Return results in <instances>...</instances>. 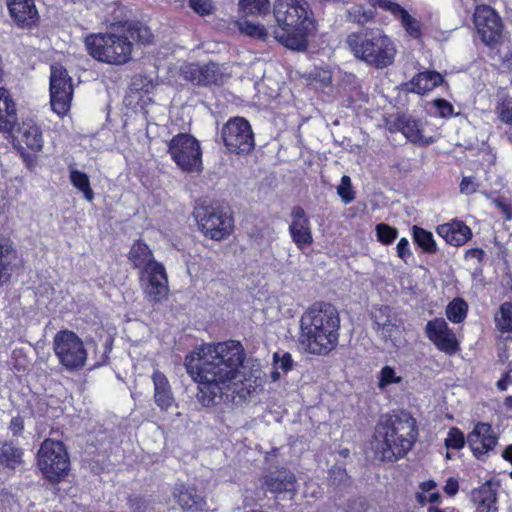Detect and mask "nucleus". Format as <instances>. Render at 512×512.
Here are the masks:
<instances>
[{
    "label": "nucleus",
    "mask_w": 512,
    "mask_h": 512,
    "mask_svg": "<svg viewBox=\"0 0 512 512\" xmlns=\"http://www.w3.org/2000/svg\"><path fill=\"white\" fill-rule=\"evenodd\" d=\"M244 350L240 342L203 344L186 359L187 373L199 384L198 400L206 407L220 403L238 404L251 393V378H260L255 370L247 377Z\"/></svg>",
    "instance_id": "f257e3e1"
},
{
    "label": "nucleus",
    "mask_w": 512,
    "mask_h": 512,
    "mask_svg": "<svg viewBox=\"0 0 512 512\" xmlns=\"http://www.w3.org/2000/svg\"><path fill=\"white\" fill-rule=\"evenodd\" d=\"M340 316L337 308L326 302H315L300 318L299 343L309 353L326 355L338 343Z\"/></svg>",
    "instance_id": "f03ea898"
},
{
    "label": "nucleus",
    "mask_w": 512,
    "mask_h": 512,
    "mask_svg": "<svg viewBox=\"0 0 512 512\" xmlns=\"http://www.w3.org/2000/svg\"><path fill=\"white\" fill-rule=\"evenodd\" d=\"M273 16L276 24L269 27L275 40L285 47L304 51L307 36L315 29V21L306 0H275Z\"/></svg>",
    "instance_id": "7ed1b4c3"
},
{
    "label": "nucleus",
    "mask_w": 512,
    "mask_h": 512,
    "mask_svg": "<svg viewBox=\"0 0 512 512\" xmlns=\"http://www.w3.org/2000/svg\"><path fill=\"white\" fill-rule=\"evenodd\" d=\"M152 33L149 27L130 23L116 32L92 34L85 39L88 53L96 60L112 65H122L131 59L133 43H149Z\"/></svg>",
    "instance_id": "20e7f679"
},
{
    "label": "nucleus",
    "mask_w": 512,
    "mask_h": 512,
    "mask_svg": "<svg viewBox=\"0 0 512 512\" xmlns=\"http://www.w3.org/2000/svg\"><path fill=\"white\" fill-rule=\"evenodd\" d=\"M416 438L415 419L402 411L385 416L377 424L372 449L379 460L393 462L408 453Z\"/></svg>",
    "instance_id": "39448f33"
},
{
    "label": "nucleus",
    "mask_w": 512,
    "mask_h": 512,
    "mask_svg": "<svg viewBox=\"0 0 512 512\" xmlns=\"http://www.w3.org/2000/svg\"><path fill=\"white\" fill-rule=\"evenodd\" d=\"M346 43L353 55L376 68H385L394 62L396 47L379 29H365L348 35Z\"/></svg>",
    "instance_id": "423d86ee"
},
{
    "label": "nucleus",
    "mask_w": 512,
    "mask_h": 512,
    "mask_svg": "<svg viewBox=\"0 0 512 512\" xmlns=\"http://www.w3.org/2000/svg\"><path fill=\"white\" fill-rule=\"evenodd\" d=\"M37 466L50 483L62 481L70 470V459L61 441L45 439L37 453Z\"/></svg>",
    "instance_id": "0eeeda50"
},
{
    "label": "nucleus",
    "mask_w": 512,
    "mask_h": 512,
    "mask_svg": "<svg viewBox=\"0 0 512 512\" xmlns=\"http://www.w3.org/2000/svg\"><path fill=\"white\" fill-rule=\"evenodd\" d=\"M53 350L59 363L68 371H77L86 365L87 350L82 339L73 331L57 332L53 339Z\"/></svg>",
    "instance_id": "6e6552de"
},
{
    "label": "nucleus",
    "mask_w": 512,
    "mask_h": 512,
    "mask_svg": "<svg viewBox=\"0 0 512 512\" xmlns=\"http://www.w3.org/2000/svg\"><path fill=\"white\" fill-rule=\"evenodd\" d=\"M194 217L207 238L221 241L232 233V217L219 206L199 205L194 209Z\"/></svg>",
    "instance_id": "1a4fd4ad"
},
{
    "label": "nucleus",
    "mask_w": 512,
    "mask_h": 512,
    "mask_svg": "<svg viewBox=\"0 0 512 512\" xmlns=\"http://www.w3.org/2000/svg\"><path fill=\"white\" fill-rule=\"evenodd\" d=\"M168 152L183 171L199 173L202 170V151L196 138L189 134L180 133L174 136L168 144Z\"/></svg>",
    "instance_id": "9d476101"
},
{
    "label": "nucleus",
    "mask_w": 512,
    "mask_h": 512,
    "mask_svg": "<svg viewBox=\"0 0 512 512\" xmlns=\"http://www.w3.org/2000/svg\"><path fill=\"white\" fill-rule=\"evenodd\" d=\"M221 138L227 149L236 154H248L255 146L251 125L242 117L229 119L221 129Z\"/></svg>",
    "instance_id": "9b49d317"
},
{
    "label": "nucleus",
    "mask_w": 512,
    "mask_h": 512,
    "mask_svg": "<svg viewBox=\"0 0 512 512\" xmlns=\"http://www.w3.org/2000/svg\"><path fill=\"white\" fill-rule=\"evenodd\" d=\"M73 97L72 80L65 68L58 64L51 66L50 103L53 111L64 116L70 109Z\"/></svg>",
    "instance_id": "f8f14e48"
},
{
    "label": "nucleus",
    "mask_w": 512,
    "mask_h": 512,
    "mask_svg": "<svg viewBox=\"0 0 512 512\" xmlns=\"http://www.w3.org/2000/svg\"><path fill=\"white\" fill-rule=\"evenodd\" d=\"M477 35L487 46H494L502 38L503 25L497 12L488 5H477L473 15Z\"/></svg>",
    "instance_id": "ddd939ff"
},
{
    "label": "nucleus",
    "mask_w": 512,
    "mask_h": 512,
    "mask_svg": "<svg viewBox=\"0 0 512 512\" xmlns=\"http://www.w3.org/2000/svg\"><path fill=\"white\" fill-rule=\"evenodd\" d=\"M427 338L442 352L453 354L458 350L455 334L449 329L443 318L429 321L425 326Z\"/></svg>",
    "instance_id": "4468645a"
},
{
    "label": "nucleus",
    "mask_w": 512,
    "mask_h": 512,
    "mask_svg": "<svg viewBox=\"0 0 512 512\" xmlns=\"http://www.w3.org/2000/svg\"><path fill=\"white\" fill-rule=\"evenodd\" d=\"M144 292L152 302H160L168 294V279L162 264H150L145 272Z\"/></svg>",
    "instance_id": "2eb2a0df"
},
{
    "label": "nucleus",
    "mask_w": 512,
    "mask_h": 512,
    "mask_svg": "<svg viewBox=\"0 0 512 512\" xmlns=\"http://www.w3.org/2000/svg\"><path fill=\"white\" fill-rule=\"evenodd\" d=\"M468 445L477 458H481L497 444V437L490 424L478 423L467 437Z\"/></svg>",
    "instance_id": "dca6fc26"
},
{
    "label": "nucleus",
    "mask_w": 512,
    "mask_h": 512,
    "mask_svg": "<svg viewBox=\"0 0 512 512\" xmlns=\"http://www.w3.org/2000/svg\"><path fill=\"white\" fill-rule=\"evenodd\" d=\"M289 231L299 249H304L313 243L310 221L302 207L297 206L292 209Z\"/></svg>",
    "instance_id": "f3484780"
},
{
    "label": "nucleus",
    "mask_w": 512,
    "mask_h": 512,
    "mask_svg": "<svg viewBox=\"0 0 512 512\" xmlns=\"http://www.w3.org/2000/svg\"><path fill=\"white\" fill-rule=\"evenodd\" d=\"M262 488L275 494L288 493L292 500L296 493V477L288 470L270 472L260 479Z\"/></svg>",
    "instance_id": "a211bd4d"
},
{
    "label": "nucleus",
    "mask_w": 512,
    "mask_h": 512,
    "mask_svg": "<svg viewBox=\"0 0 512 512\" xmlns=\"http://www.w3.org/2000/svg\"><path fill=\"white\" fill-rule=\"evenodd\" d=\"M151 379L154 386L153 399L156 406L162 412H169L177 408L172 387L166 375L159 370H155L151 376Z\"/></svg>",
    "instance_id": "6ab92c4d"
},
{
    "label": "nucleus",
    "mask_w": 512,
    "mask_h": 512,
    "mask_svg": "<svg viewBox=\"0 0 512 512\" xmlns=\"http://www.w3.org/2000/svg\"><path fill=\"white\" fill-rule=\"evenodd\" d=\"M368 3L374 9L379 8L390 11L395 17L401 18L403 26L412 37L417 38L420 36V22L397 3L390 0H368Z\"/></svg>",
    "instance_id": "aec40b11"
},
{
    "label": "nucleus",
    "mask_w": 512,
    "mask_h": 512,
    "mask_svg": "<svg viewBox=\"0 0 512 512\" xmlns=\"http://www.w3.org/2000/svg\"><path fill=\"white\" fill-rule=\"evenodd\" d=\"M10 16L23 28H30L36 23L38 12L33 0H7Z\"/></svg>",
    "instance_id": "412c9836"
},
{
    "label": "nucleus",
    "mask_w": 512,
    "mask_h": 512,
    "mask_svg": "<svg viewBox=\"0 0 512 512\" xmlns=\"http://www.w3.org/2000/svg\"><path fill=\"white\" fill-rule=\"evenodd\" d=\"M437 233L448 244L461 246L472 236L471 229L461 221H452L437 227Z\"/></svg>",
    "instance_id": "4be33fe9"
},
{
    "label": "nucleus",
    "mask_w": 512,
    "mask_h": 512,
    "mask_svg": "<svg viewBox=\"0 0 512 512\" xmlns=\"http://www.w3.org/2000/svg\"><path fill=\"white\" fill-rule=\"evenodd\" d=\"M16 257L14 242L9 237L0 235V284L9 281Z\"/></svg>",
    "instance_id": "5701e85b"
},
{
    "label": "nucleus",
    "mask_w": 512,
    "mask_h": 512,
    "mask_svg": "<svg viewBox=\"0 0 512 512\" xmlns=\"http://www.w3.org/2000/svg\"><path fill=\"white\" fill-rule=\"evenodd\" d=\"M472 500L478 512H496V490L491 482H486L472 492Z\"/></svg>",
    "instance_id": "b1692460"
},
{
    "label": "nucleus",
    "mask_w": 512,
    "mask_h": 512,
    "mask_svg": "<svg viewBox=\"0 0 512 512\" xmlns=\"http://www.w3.org/2000/svg\"><path fill=\"white\" fill-rule=\"evenodd\" d=\"M16 108L8 91L0 88V131L10 132L16 124Z\"/></svg>",
    "instance_id": "393cba45"
},
{
    "label": "nucleus",
    "mask_w": 512,
    "mask_h": 512,
    "mask_svg": "<svg viewBox=\"0 0 512 512\" xmlns=\"http://www.w3.org/2000/svg\"><path fill=\"white\" fill-rule=\"evenodd\" d=\"M443 82V77L436 71H425L417 74L407 84L410 90L417 94H424L433 90Z\"/></svg>",
    "instance_id": "a878e982"
},
{
    "label": "nucleus",
    "mask_w": 512,
    "mask_h": 512,
    "mask_svg": "<svg viewBox=\"0 0 512 512\" xmlns=\"http://www.w3.org/2000/svg\"><path fill=\"white\" fill-rule=\"evenodd\" d=\"M173 495L183 510L198 511L201 510L205 504L202 496L196 493L192 488L184 486L177 487Z\"/></svg>",
    "instance_id": "bb28decb"
},
{
    "label": "nucleus",
    "mask_w": 512,
    "mask_h": 512,
    "mask_svg": "<svg viewBox=\"0 0 512 512\" xmlns=\"http://www.w3.org/2000/svg\"><path fill=\"white\" fill-rule=\"evenodd\" d=\"M404 332V323L401 320L386 328L377 336L384 342L386 347L400 349L407 343Z\"/></svg>",
    "instance_id": "cd10ccee"
},
{
    "label": "nucleus",
    "mask_w": 512,
    "mask_h": 512,
    "mask_svg": "<svg viewBox=\"0 0 512 512\" xmlns=\"http://www.w3.org/2000/svg\"><path fill=\"white\" fill-rule=\"evenodd\" d=\"M373 329L379 334L386 328L390 327L402 319L389 306H380L374 308L372 312Z\"/></svg>",
    "instance_id": "c85d7f7f"
},
{
    "label": "nucleus",
    "mask_w": 512,
    "mask_h": 512,
    "mask_svg": "<svg viewBox=\"0 0 512 512\" xmlns=\"http://www.w3.org/2000/svg\"><path fill=\"white\" fill-rule=\"evenodd\" d=\"M129 260L137 268H144L145 272L150 267V264H159L153 260V255L149 247L141 241H137L131 247L129 252Z\"/></svg>",
    "instance_id": "c756f323"
},
{
    "label": "nucleus",
    "mask_w": 512,
    "mask_h": 512,
    "mask_svg": "<svg viewBox=\"0 0 512 512\" xmlns=\"http://www.w3.org/2000/svg\"><path fill=\"white\" fill-rule=\"evenodd\" d=\"M23 451L11 442H4L0 447V465L15 469L23 463Z\"/></svg>",
    "instance_id": "7c9ffc66"
},
{
    "label": "nucleus",
    "mask_w": 512,
    "mask_h": 512,
    "mask_svg": "<svg viewBox=\"0 0 512 512\" xmlns=\"http://www.w3.org/2000/svg\"><path fill=\"white\" fill-rule=\"evenodd\" d=\"M224 81V75L220 72L219 67L214 63L205 65L198 64V85H219Z\"/></svg>",
    "instance_id": "2f4dec72"
},
{
    "label": "nucleus",
    "mask_w": 512,
    "mask_h": 512,
    "mask_svg": "<svg viewBox=\"0 0 512 512\" xmlns=\"http://www.w3.org/2000/svg\"><path fill=\"white\" fill-rule=\"evenodd\" d=\"M21 140L33 151H40L43 147L40 128L31 123H23L21 127Z\"/></svg>",
    "instance_id": "473e14b6"
},
{
    "label": "nucleus",
    "mask_w": 512,
    "mask_h": 512,
    "mask_svg": "<svg viewBox=\"0 0 512 512\" xmlns=\"http://www.w3.org/2000/svg\"><path fill=\"white\" fill-rule=\"evenodd\" d=\"M239 11L246 16H265L271 10L270 0H239Z\"/></svg>",
    "instance_id": "72a5a7b5"
},
{
    "label": "nucleus",
    "mask_w": 512,
    "mask_h": 512,
    "mask_svg": "<svg viewBox=\"0 0 512 512\" xmlns=\"http://www.w3.org/2000/svg\"><path fill=\"white\" fill-rule=\"evenodd\" d=\"M70 182L71 184L81 191L84 195V198L87 201H92L94 198V192L90 186V180L86 173L81 172L77 169H70Z\"/></svg>",
    "instance_id": "f704fd0d"
},
{
    "label": "nucleus",
    "mask_w": 512,
    "mask_h": 512,
    "mask_svg": "<svg viewBox=\"0 0 512 512\" xmlns=\"http://www.w3.org/2000/svg\"><path fill=\"white\" fill-rule=\"evenodd\" d=\"M414 241L427 253L434 254L437 251V246L431 232L414 226L413 228Z\"/></svg>",
    "instance_id": "c9c22d12"
},
{
    "label": "nucleus",
    "mask_w": 512,
    "mask_h": 512,
    "mask_svg": "<svg viewBox=\"0 0 512 512\" xmlns=\"http://www.w3.org/2000/svg\"><path fill=\"white\" fill-rule=\"evenodd\" d=\"M401 131L403 135L413 143L425 142L420 124L414 119H406L402 122Z\"/></svg>",
    "instance_id": "e433bc0d"
},
{
    "label": "nucleus",
    "mask_w": 512,
    "mask_h": 512,
    "mask_svg": "<svg viewBox=\"0 0 512 512\" xmlns=\"http://www.w3.org/2000/svg\"><path fill=\"white\" fill-rule=\"evenodd\" d=\"M467 308L465 301L455 299L446 308L447 318L454 323H460L466 316Z\"/></svg>",
    "instance_id": "4c0bfd02"
},
{
    "label": "nucleus",
    "mask_w": 512,
    "mask_h": 512,
    "mask_svg": "<svg viewBox=\"0 0 512 512\" xmlns=\"http://www.w3.org/2000/svg\"><path fill=\"white\" fill-rule=\"evenodd\" d=\"M495 321L502 332L512 331V303L506 302L501 305Z\"/></svg>",
    "instance_id": "58836bf2"
},
{
    "label": "nucleus",
    "mask_w": 512,
    "mask_h": 512,
    "mask_svg": "<svg viewBox=\"0 0 512 512\" xmlns=\"http://www.w3.org/2000/svg\"><path fill=\"white\" fill-rule=\"evenodd\" d=\"M238 28L241 33L256 37L258 39L265 40L268 34H271V30H267L263 25L254 24L249 21L238 22Z\"/></svg>",
    "instance_id": "ea45409f"
},
{
    "label": "nucleus",
    "mask_w": 512,
    "mask_h": 512,
    "mask_svg": "<svg viewBox=\"0 0 512 512\" xmlns=\"http://www.w3.org/2000/svg\"><path fill=\"white\" fill-rule=\"evenodd\" d=\"M378 380V387L383 389L388 385L400 383L402 378L396 374L394 368L385 366L379 372Z\"/></svg>",
    "instance_id": "a19ab883"
},
{
    "label": "nucleus",
    "mask_w": 512,
    "mask_h": 512,
    "mask_svg": "<svg viewBox=\"0 0 512 512\" xmlns=\"http://www.w3.org/2000/svg\"><path fill=\"white\" fill-rule=\"evenodd\" d=\"M349 17L353 22L363 25L374 18V11L372 9H365L362 6H353L349 10Z\"/></svg>",
    "instance_id": "79ce46f5"
},
{
    "label": "nucleus",
    "mask_w": 512,
    "mask_h": 512,
    "mask_svg": "<svg viewBox=\"0 0 512 512\" xmlns=\"http://www.w3.org/2000/svg\"><path fill=\"white\" fill-rule=\"evenodd\" d=\"M495 112L502 123L512 128V100L502 99L496 105Z\"/></svg>",
    "instance_id": "37998d69"
},
{
    "label": "nucleus",
    "mask_w": 512,
    "mask_h": 512,
    "mask_svg": "<svg viewBox=\"0 0 512 512\" xmlns=\"http://www.w3.org/2000/svg\"><path fill=\"white\" fill-rule=\"evenodd\" d=\"M337 194L345 204H349L355 198V193L352 190L351 178L344 175L341 178V182L337 187Z\"/></svg>",
    "instance_id": "c03bdc74"
},
{
    "label": "nucleus",
    "mask_w": 512,
    "mask_h": 512,
    "mask_svg": "<svg viewBox=\"0 0 512 512\" xmlns=\"http://www.w3.org/2000/svg\"><path fill=\"white\" fill-rule=\"evenodd\" d=\"M376 233L378 240L383 244H390L397 237V230L384 223L376 226Z\"/></svg>",
    "instance_id": "a18cd8bd"
},
{
    "label": "nucleus",
    "mask_w": 512,
    "mask_h": 512,
    "mask_svg": "<svg viewBox=\"0 0 512 512\" xmlns=\"http://www.w3.org/2000/svg\"><path fill=\"white\" fill-rule=\"evenodd\" d=\"M465 444L464 434L458 428H451L445 439V445L448 449H460Z\"/></svg>",
    "instance_id": "49530a36"
},
{
    "label": "nucleus",
    "mask_w": 512,
    "mask_h": 512,
    "mask_svg": "<svg viewBox=\"0 0 512 512\" xmlns=\"http://www.w3.org/2000/svg\"><path fill=\"white\" fill-rule=\"evenodd\" d=\"M348 480V475L345 469L334 466L329 471L328 481L333 486H340L345 484Z\"/></svg>",
    "instance_id": "de8ad7c7"
},
{
    "label": "nucleus",
    "mask_w": 512,
    "mask_h": 512,
    "mask_svg": "<svg viewBox=\"0 0 512 512\" xmlns=\"http://www.w3.org/2000/svg\"><path fill=\"white\" fill-rule=\"evenodd\" d=\"M189 6L201 16L209 15L214 10L211 0H190Z\"/></svg>",
    "instance_id": "09e8293b"
},
{
    "label": "nucleus",
    "mask_w": 512,
    "mask_h": 512,
    "mask_svg": "<svg viewBox=\"0 0 512 512\" xmlns=\"http://www.w3.org/2000/svg\"><path fill=\"white\" fill-rule=\"evenodd\" d=\"M180 75L184 80L198 85V64L189 63L181 66Z\"/></svg>",
    "instance_id": "8fccbe9b"
},
{
    "label": "nucleus",
    "mask_w": 512,
    "mask_h": 512,
    "mask_svg": "<svg viewBox=\"0 0 512 512\" xmlns=\"http://www.w3.org/2000/svg\"><path fill=\"white\" fill-rule=\"evenodd\" d=\"M292 357L289 353H284L282 356H280L278 353L274 354V364L277 369H282L283 371L287 372L292 367Z\"/></svg>",
    "instance_id": "3c124183"
},
{
    "label": "nucleus",
    "mask_w": 512,
    "mask_h": 512,
    "mask_svg": "<svg viewBox=\"0 0 512 512\" xmlns=\"http://www.w3.org/2000/svg\"><path fill=\"white\" fill-rule=\"evenodd\" d=\"M477 186L472 177H463L460 183V192L464 195H471L476 192Z\"/></svg>",
    "instance_id": "603ef678"
},
{
    "label": "nucleus",
    "mask_w": 512,
    "mask_h": 512,
    "mask_svg": "<svg viewBox=\"0 0 512 512\" xmlns=\"http://www.w3.org/2000/svg\"><path fill=\"white\" fill-rule=\"evenodd\" d=\"M434 104L440 116L448 117L453 114V106L446 100L438 99L435 100Z\"/></svg>",
    "instance_id": "864d4df0"
},
{
    "label": "nucleus",
    "mask_w": 512,
    "mask_h": 512,
    "mask_svg": "<svg viewBox=\"0 0 512 512\" xmlns=\"http://www.w3.org/2000/svg\"><path fill=\"white\" fill-rule=\"evenodd\" d=\"M313 76L314 79L323 86L329 85L332 79L331 71L326 69H317Z\"/></svg>",
    "instance_id": "5fc2aeb1"
},
{
    "label": "nucleus",
    "mask_w": 512,
    "mask_h": 512,
    "mask_svg": "<svg viewBox=\"0 0 512 512\" xmlns=\"http://www.w3.org/2000/svg\"><path fill=\"white\" fill-rule=\"evenodd\" d=\"M24 429V421L21 417H14L11 419L9 424V430L13 436H19Z\"/></svg>",
    "instance_id": "6e6d98bb"
},
{
    "label": "nucleus",
    "mask_w": 512,
    "mask_h": 512,
    "mask_svg": "<svg viewBox=\"0 0 512 512\" xmlns=\"http://www.w3.org/2000/svg\"><path fill=\"white\" fill-rule=\"evenodd\" d=\"M408 246L409 242L406 238H401L397 244V254L404 261H406V257L411 255Z\"/></svg>",
    "instance_id": "4d7b16f0"
},
{
    "label": "nucleus",
    "mask_w": 512,
    "mask_h": 512,
    "mask_svg": "<svg viewBox=\"0 0 512 512\" xmlns=\"http://www.w3.org/2000/svg\"><path fill=\"white\" fill-rule=\"evenodd\" d=\"M495 206L502 212L507 220H512V205L502 202L501 200H494Z\"/></svg>",
    "instance_id": "13d9d810"
},
{
    "label": "nucleus",
    "mask_w": 512,
    "mask_h": 512,
    "mask_svg": "<svg viewBox=\"0 0 512 512\" xmlns=\"http://www.w3.org/2000/svg\"><path fill=\"white\" fill-rule=\"evenodd\" d=\"M458 483L457 481H455L454 479H449L447 482H446V485L444 487V491L448 494V495H455L458 491Z\"/></svg>",
    "instance_id": "bf43d9fd"
},
{
    "label": "nucleus",
    "mask_w": 512,
    "mask_h": 512,
    "mask_svg": "<svg viewBox=\"0 0 512 512\" xmlns=\"http://www.w3.org/2000/svg\"><path fill=\"white\" fill-rule=\"evenodd\" d=\"M306 490L307 492L304 493L305 497H317L319 493V487L314 483H306Z\"/></svg>",
    "instance_id": "052dcab7"
},
{
    "label": "nucleus",
    "mask_w": 512,
    "mask_h": 512,
    "mask_svg": "<svg viewBox=\"0 0 512 512\" xmlns=\"http://www.w3.org/2000/svg\"><path fill=\"white\" fill-rule=\"evenodd\" d=\"M512 383V378L509 374H506L502 379L497 382V387L504 391L507 389V386Z\"/></svg>",
    "instance_id": "680f3d73"
},
{
    "label": "nucleus",
    "mask_w": 512,
    "mask_h": 512,
    "mask_svg": "<svg viewBox=\"0 0 512 512\" xmlns=\"http://www.w3.org/2000/svg\"><path fill=\"white\" fill-rule=\"evenodd\" d=\"M435 488H436V483L432 480L423 482L421 484V489L423 492L429 493V492L433 491Z\"/></svg>",
    "instance_id": "e2e57ef3"
},
{
    "label": "nucleus",
    "mask_w": 512,
    "mask_h": 512,
    "mask_svg": "<svg viewBox=\"0 0 512 512\" xmlns=\"http://www.w3.org/2000/svg\"><path fill=\"white\" fill-rule=\"evenodd\" d=\"M440 498V495L438 492H429V494L427 496H424V499L430 503H435L439 500Z\"/></svg>",
    "instance_id": "0e129e2a"
},
{
    "label": "nucleus",
    "mask_w": 512,
    "mask_h": 512,
    "mask_svg": "<svg viewBox=\"0 0 512 512\" xmlns=\"http://www.w3.org/2000/svg\"><path fill=\"white\" fill-rule=\"evenodd\" d=\"M503 458L512 464V445L505 448L502 454Z\"/></svg>",
    "instance_id": "69168bd1"
},
{
    "label": "nucleus",
    "mask_w": 512,
    "mask_h": 512,
    "mask_svg": "<svg viewBox=\"0 0 512 512\" xmlns=\"http://www.w3.org/2000/svg\"><path fill=\"white\" fill-rule=\"evenodd\" d=\"M471 255L480 258L483 255V251L479 249H473L470 251Z\"/></svg>",
    "instance_id": "338daca9"
},
{
    "label": "nucleus",
    "mask_w": 512,
    "mask_h": 512,
    "mask_svg": "<svg viewBox=\"0 0 512 512\" xmlns=\"http://www.w3.org/2000/svg\"><path fill=\"white\" fill-rule=\"evenodd\" d=\"M506 405L512 408V396L506 398Z\"/></svg>",
    "instance_id": "774afa93"
}]
</instances>
